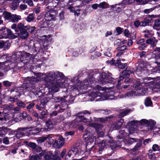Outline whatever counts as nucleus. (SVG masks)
<instances>
[{
	"instance_id": "nucleus-14",
	"label": "nucleus",
	"mask_w": 160,
	"mask_h": 160,
	"mask_svg": "<svg viewBox=\"0 0 160 160\" xmlns=\"http://www.w3.org/2000/svg\"><path fill=\"white\" fill-rule=\"evenodd\" d=\"M83 136H87L86 137H85L86 140V143L92 144L94 141L96 142L97 141L96 137L93 135V133L92 132V130L90 129L86 130V133Z\"/></svg>"
},
{
	"instance_id": "nucleus-19",
	"label": "nucleus",
	"mask_w": 160,
	"mask_h": 160,
	"mask_svg": "<svg viewBox=\"0 0 160 160\" xmlns=\"http://www.w3.org/2000/svg\"><path fill=\"white\" fill-rule=\"evenodd\" d=\"M48 100L46 99L42 98L37 101V103L35 105L36 108L39 110H43L45 109Z\"/></svg>"
},
{
	"instance_id": "nucleus-61",
	"label": "nucleus",
	"mask_w": 160,
	"mask_h": 160,
	"mask_svg": "<svg viewBox=\"0 0 160 160\" xmlns=\"http://www.w3.org/2000/svg\"><path fill=\"white\" fill-rule=\"evenodd\" d=\"M11 46V43L9 40H7L6 41H4V48L5 49H8Z\"/></svg>"
},
{
	"instance_id": "nucleus-40",
	"label": "nucleus",
	"mask_w": 160,
	"mask_h": 160,
	"mask_svg": "<svg viewBox=\"0 0 160 160\" xmlns=\"http://www.w3.org/2000/svg\"><path fill=\"white\" fill-rule=\"evenodd\" d=\"M54 93H52L51 92H49L48 90V93L46 94V96L45 97L43 98V99H46L48 100V102L50 100H53V98H54Z\"/></svg>"
},
{
	"instance_id": "nucleus-35",
	"label": "nucleus",
	"mask_w": 160,
	"mask_h": 160,
	"mask_svg": "<svg viewBox=\"0 0 160 160\" xmlns=\"http://www.w3.org/2000/svg\"><path fill=\"white\" fill-rule=\"evenodd\" d=\"M128 135V133L126 132L124 130H122L119 131V134L117 136V138L118 139H121L123 138Z\"/></svg>"
},
{
	"instance_id": "nucleus-37",
	"label": "nucleus",
	"mask_w": 160,
	"mask_h": 160,
	"mask_svg": "<svg viewBox=\"0 0 160 160\" xmlns=\"http://www.w3.org/2000/svg\"><path fill=\"white\" fill-rule=\"evenodd\" d=\"M124 5V4L122 3V2L121 3L116 4V9L115 10L116 12L118 13L121 12L122 9L125 7Z\"/></svg>"
},
{
	"instance_id": "nucleus-7",
	"label": "nucleus",
	"mask_w": 160,
	"mask_h": 160,
	"mask_svg": "<svg viewBox=\"0 0 160 160\" xmlns=\"http://www.w3.org/2000/svg\"><path fill=\"white\" fill-rule=\"evenodd\" d=\"M17 37V36L12 33L11 30L6 28V26H3L0 28V39L9 38L14 39Z\"/></svg>"
},
{
	"instance_id": "nucleus-33",
	"label": "nucleus",
	"mask_w": 160,
	"mask_h": 160,
	"mask_svg": "<svg viewBox=\"0 0 160 160\" xmlns=\"http://www.w3.org/2000/svg\"><path fill=\"white\" fill-rule=\"evenodd\" d=\"M131 111L130 109H126L123 111L121 112L119 114L117 115L115 114L117 116L116 119H117L118 118H123L124 116L127 115Z\"/></svg>"
},
{
	"instance_id": "nucleus-52",
	"label": "nucleus",
	"mask_w": 160,
	"mask_h": 160,
	"mask_svg": "<svg viewBox=\"0 0 160 160\" xmlns=\"http://www.w3.org/2000/svg\"><path fill=\"white\" fill-rule=\"evenodd\" d=\"M19 2L17 1H14L11 3V8L12 10H15L18 8V6Z\"/></svg>"
},
{
	"instance_id": "nucleus-41",
	"label": "nucleus",
	"mask_w": 160,
	"mask_h": 160,
	"mask_svg": "<svg viewBox=\"0 0 160 160\" xmlns=\"http://www.w3.org/2000/svg\"><path fill=\"white\" fill-rule=\"evenodd\" d=\"M110 139L112 141V142H110H110L108 143V144L109 143V144H108L109 147H108V149L110 150V149L113 150L115 149L116 148L118 147V146H117L116 144H114V141L113 139V138L111 136Z\"/></svg>"
},
{
	"instance_id": "nucleus-23",
	"label": "nucleus",
	"mask_w": 160,
	"mask_h": 160,
	"mask_svg": "<svg viewBox=\"0 0 160 160\" xmlns=\"http://www.w3.org/2000/svg\"><path fill=\"white\" fill-rule=\"evenodd\" d=\"M65 139L62 137L61 136L59 138L58 140H56L52 144L53 147L55 148H60L64 144Z\"/></svg>"
},
{
	"instance_id": "nucleus-58",
	"label": "nucleus",
	"mask_w": 160,
	"mask_h": 160,
	"mask_svg": "<svg viewBox=\"0 0 160 160\" xmlns=\"http://www.w3.org/2000/svg\"><path fill=\"white\" fill-rule=\"evenodd\" d=\"M126 94L127 95V96L128 97H131L137 95L136 92L133 91H130L127 92Z\"/></svg>"
},
{
	"instance_id": "nucleus-39",
	"label": "nucleus",
	"mask_w": 160,
	"mask_h": 160,
	"mask_svg": "<svg viewBox=\"0 0 160 160\" xmlns=\"http://www.w3.org/2000/svg\"><path fill=\"white\" fill-rule=\"evenodd\" d=\"M94 144H91L90 143H86L85 146V149H86L85 151L88 153H89L91 149L94 147Z\"/></svg>"
},
{
	"instance_id": "nucleus-56",
	"label": "nucleus",
	"mask_w": 160,
	"mask_h": 160,
	"mask_svg": "<svg viewBox=\"0 0 160 160\" xmlns=\"http://www.w3.org/2000/svg\"><path fill=\"white\" fill-rule=\"evenodd\" d=\"M21 95V94L20 92H15V93L13 97L15 98L17 102L19 101V98H20Z\"/></svg>"
},
{
	"instance_id": "nucleus-57",
	"label": "nucleus",
	"mask_w": 160,
	"mask_h": 160,
	"mask_svg": "<svg viewBox=\"0 0 160 160\" xmlns=\"http://www.w3.org/2000/svg\"><path fill=\"white\" fill-rule=\"evenodd\" d=\"M148 157L149 158H150L152 160H154L156 158V157L154 153H153L152 151L150 150L149 151Z\"/></svg>"
},
{
	"instance_id": "nucleus-31",
	"label": "nucleus",
	"mask_w": 160,
	"mask_h": 160,
	"mask_svg": "<svg viewBox=\"0 0 160 160\" xmlns=\"http://www.w3.org/2000/svg\"><path fill=\"white\" fill-rule=\"evenodd\" d=\"M24 143L26 146L30 148L33 151L37 148V145L35 142L28 141H24Z\"/></svg>"
},
{
	"instance_id": "nucleus-38",
	"label": "nucleus",
	"mask_w": 160,
	"mask_h": 160,
	"mask_svg": "<svg viewBox=\"0 0 160 160\" xmlns=\"http://www.w3.org/2000/svg\"><path fill=\"white\" fill-rule=\"evenodd\" d=\"M90 126L94 128L97 131H99L102 127V124L97 123H91L90 124Z\"/></svg>"
},
{
	"instance_id": "nucleus-5",
	"label": "nucleus",
	"mask_w": 160,
	"mask_h": 160,
	"mask_svg": "<svg viewBox=\"0 0 160 160\" xmlns=\"http://www.w3.org/2000/svg\"><path fill=\"white\" fill-rule=\"evenodd\" d=\"M44 81L46 82V84L49 88V92L54 93L58 91L59 89L58 86L56 83L57 82L54 80H52L46 76L44 78Z\"/></svg>"
},
{
	"instance_id": "nucleus-44",
	"label": "nucleus",
	"mask_w": 160,
	"mask_h": 160,
	"mask_svg": "<svg viewBox=\"0 0 160 160\" xmlns=\"http://www.w3.org/2000/svg\"><path fill=\"white\" fill-rule=\"evenodd\" d=\"M145 105L146 106H152V102L151 98L149 97H147L144 101Z\"/></svg>"
},
{
	"instance_id": "nucleus-62",
	"label": "nucleus",
	"mask_w": 160,
	"mask_h": 160,
	"mask_svg": "<svg viewBox=\"0 0 160 160\" xmlns=\"http://www.w3.org/2000/svg\"><path fill=\"white\" fill-rule=\"evenodd\" d=\"M16 104L18 106L21 108H24L26 107V104L21 101L19 100L17 102Z\"/></svg>"
},
{
	"instance_id": "nucleus-2",
	"label": "nucleus",
	"mask_w": 160,
	"mask_h": 160,
	"mask_svg": "<svg viewBox=\"0 0 160 160\" xmlns=\"http://www.w3.org/2000/svg\"><path fill=\"white\" fill-rule=\"evenodd\" d=\"M11 28L14 29L16 34L18 36L22 39H26L29 35V32L31 34L34 33L36 28L35 26H31L28 25L25 26L22 23L13 24L11 26Z\"/></svg>"
},
{
	"instance_id": "nucleus-4",
	"label": "nucleus",
	"mask_w": 160,
	"mask_h": 160,
	"mask_svg": "<svg viewBox=\"0 0 160 160\" xmlns=\"http://www.w3.org/2000/svg\"><path fill=\"white\" fill-rule=\"evenodd\" d=\"M66 101V99L60 96L56 97L54 96L52 101L56 103L60 102V104L55 105V108L57 109L59 108V110L58 111V112H62L68 107V105L65 103Z\"/></svg>"
},
{
	"instance_id": "nucleus-10",
	"label": "nucleus",
	"mask_w": 160,
	"mask_h": 160,
	"mask_svg": "<svg viewBox=\"0 0 160 160\" xmlns=\"http://www.w3.org/2000/svg\"><path fill=\"white\" fill-rule=\"evenodd\" d=\"M144 81L147 86H149L154 92H158L160 91V78L152 81Z\"/></svg>"
},
{
	"instance_id": "nucleus-15",
	"label": "nucleus",
	"mask_w": 160,
	"mask_h": 160,
	"mask_svg": "<svg viewBox=\"0 0 160 160\" xmlns=\"http://www.w3.org/2000/svg\"><path fill=\"white\" fill-rule=\"evenodd\" d=\"M154 52L157 53L158 55L157 56L156 63L158 67L152 69L153 72L159 73L160 72V47L156 48L154 50Z\"/></svg>"
},
{
	"instance_id": "nucleus-27",
	"label": "nucleus",
	"mask_w": 160,
	"mask_h": 160,
	"mask_svg": "<svg viewBox=\"0 0 160 160\" xmlns=\"http://www.w3.org/2000/svg\"><path fill=\"white\" fill-rule=\"evenodd\" d=\"M53 12H54V10H50L46 12L44 16L45 20L49 22L54 18L55 15L52 14Z\"/></svg>"
},
{
	"instance_id": "nucleus-49",
	"label": "nucleus",
	"mask_w": 160,
	"mask_h": 160,
	"mask_svg": "<svg viewBox=\"0 0 160 160\" xmlns=\"http://www.w3.org/2000/svg\"><path fill=\"white\" fill-rule=\"evenodd\" d=\"M139 125H141L145 126L146 127L148 126V121L146 119H142L140 121H139Z\"/></svg>"
},
{
	"instance_id": "nucleus-64",
	"label": "nucleus",
	"mask_w": 160,
	"mask_h": 160,
	"mask_svg": "<svg viewBox=\"0 0 160 160\" xmlns=\"http://www.w3.org/2000/svg\"><path fill=\"white\" fill-rule=\"evenodd\" d=\"M147 47L146 44L144 43H142L140 44V46L138 47V48L140 50H143Z\"/></svg>"
},
{
	"instance_id": "nucleus-46",
	"label": "nucleus",
	"mask_w": 160,
	"mask_h": 160,
	"mask_svg": "<svg viewBox=\"0 0 160 160\" xmlns=\"http://www.w3.org/2000/svg\"><path fill=\"white\" fill-rule=\"evenodd\" d=\"M130 84H125V83L118 84V88L120 90L121 89L123 88L124 89H126L130 87Z\"/></svg>"
},
{
	"instance_id": "nucleus-3",
	"label": "nucleus",
	"mask_w": 160,
	"mask_h": 160,
	"mask_svg": "<svg viewBox=\"0 0 160 160\" xmlns=\"http://www.w3.org/2000/svg\"><path fill=\"white\" fill-rule=\"evenodd\" d=\"M106 93L104 88L97 85L94 88V90L90 94V96L94 99L98 97H104L105 95H107L109 98V97L111 96L110 95L111 93H113V92H107L106 94Z\"/></svg>"
},
{
	"instance_id": "nucleus-28",
	"label": "nucleus",
	"mask_w": 160,
	"mask_h": 160,
	"mask_svg": "<svg viewBox=\"0 0 160 160\" xmlns=\"http://www.w3.org/2000/svg\"><path fill=\"white\" fill-rule=\"evenodd\" d=\"M157 16L156 18L152 19L153 22H154V23L153 26V28L154 29H156L157 31L160 30V19L158 17V15H155Z\"/></svg>"
},
{
	"instance_id": "nucleus-1",
	"label": "nucleus",
	"mask_w": 160,
	"mask_h": 160,
	"mask_svg": "<svg viewBox=\"0 0 160 160\" xmlns=\"http://www.w3.org/2000/svg\"><path fill=\"white\" fill-rule=\"evenodd\" d=\"M112 74L108 72H102L101 73H96L93 75L89 80H85L84 85H88L89 82L92 83H98L100 84L107 83L114 84V79L111 77Z\"/></svg>"
},
{
	"instance_id": "nucleus-24",
	"label": "nucleus",
	"mask_w": 160,
	"mask_h": 160,
	"mask_svg": "<svg viewBox=\"0 0 160 160\" xmlns=\"http://www.w3.org/2000/svg\"><path fill=\"white\" fill-rule=\"evenodd\" d=\"M124 122V121L123 119L121 118L119 120H117L111 125V129L112 128V130L119 129L121 128Z\"/></svg>"
},
{
	"instance_id": "nucleus-51",
	"label": "nucleus",
	"mask_w": 160,
	"mask_h": 160,
	"mask_svg": "<svg viewBox=\"0 0 160 160\" xmlns=\"http://www.w3.org/2000/svg\"><path fill=\"white\" fill-rule=\"evenodd\" d=\"M124 81L123 82V80L121 82V84L125 83V84H130L132 82V79L130 78H126L124 79Z\"/></svg>"
},
{
	"instance_id": "nucleus-29",
	"label": "nucleus",
	"mask_w": 160,
	"mask_h": 160,
	"mask_svg": "<svg viewBox=\"0 0 160 160\" xmlns=\"http://www.w3.org/2000/svg\"><path fill=\"white\" fill-rule=\"evenodd\" d=\"M75 120L77 122H88L89 119L85 117L84 115H82V114L78 113V115L76 116Z\"/></svg>"
},
{
	"instance_id": "nucleus-12",
	"label": "nucleus",
	"mask_w": 160,
	"mask_h": 160,
	"mask_svg": "<svg viewBox=\"0 0 160 160\" xmlns=\"http://www.w3.org/2000/svg\"><path fill=\"white\" fill-rule=\"evenodd\" d=\"M46 76L52 80H55L56 82H58L60 79H64L65 77L64 75L62 72L59 71L56 72H50Z\"/></svg>"
},
{
	"instance_id": "nucleus-59",
	"label": "nucleus",
	"mask_w": 160,
	"mask_h": 160,
	"mask_svg": "<svg viewBox=\"0 0 160 160\" xmlns=\"http://www.w3.org/2000/svg\"><path fill=\"white\" fill-rule=\"evenodd\" d=\"M127 48V46L124 45L118 47L116 49L118 51H122L126 50Z\"/></svg>"
},
{
	"instance_id": "nucleus-47",
	"label": "nucleus",
	"mask_w": 160,
	"mask_h": 160,
	"mask_svg": "<svg viewBox=\"0 0 160 160\" xmlns=\"http://www.w3.org/2000/svg\"><path fill=\"white\" fill-rule=\"evenodd\" d=\"M142 143V140H140L136 144L134 148L132 149V150L134 151L138 150L140 147L141 146Z\"/></svg>"
},
{
	"instance_id": "nucleus-42",
	"label": "nucleus",
	"mask_w": 160,
	"mask_h": 160,
	"mask_svg": "<svg viewBox=\"0 0 160 160\" xmlns=\"http://www.w3.org/2000/svg\"><path fill=\"white\" fill-rule=\"evenodd\" d=\"M138 140V139L136 138H129L127 140L126 144L127 145L129 146L134 142H137Z\"/></svg>"
},
{
	"instance_id": "nucleus-11",
	"label": "nucleus",
	"mask_w": 160,
	"mask_h": 160,
	"mask_svg": "<svg viewBox=\"0 0 160 160\" xmlns=\"http://www.w3.org/2000/svg\"><path fill=\"white\" fill-rule=\"evenodd\" d=\"M71 93L68 96H64V98L66 99L65 103L68 102L69 103H72L74 102V99L76 97V94L74 93V92H78V88L77 87L74 85L71 87Z\"/></svg>"
},
{
	"instance_id": "nucleus-6",
	"label": "nucleus",
	"mask_w": 160,
	"mask_h": 160,
	"mask_svg": "<svg viewBox=\"0 0 160 160\" xmlns=\"http://www.w3.org/2000/svg\"><path fill=\"white\" fill-rule=\"evenodd\" d=\"M17 57L15 55H12L9 59V57H8L7 54L2 55L0 58L1 59L6 58V61L3 62L4 64L6 66V68L8 69H10L14 67L15 64L17 63Z\"/></svg>"
},
{
	"instance_id": "nucleus-36",
	"label": "nucleus",
	"mask_w": 160,
	"mask_h": 160,
	"mask_svg": "<svg viewBox=\"0 0 160 160\" xmlns=\"http://www.w3.org/2000/svg\"><path fill=\"white\" fill-rule=\"evenodd\" d=\"M158 42V40L155 39V38H151L147 39L146 42L147 44H150L151 47H153L156 46L155 42Z\"/></svg>"
},
{
	"instance_id": "nucleus-48",
	"label": "nucleus",
	"mask_w": 160,
	"mask_h": 160,
	"mask_svg": "<svg viewBox=\"0 0 160 160\" xmlns=\"http://www.w3.org/2000/svg\"><path fill=\"white\" fill-rule=\"evenodd\" d=\"M99 5V8L102 9L107 8H108L109 5L105 2L100 3Z\"/></svg>"
},
{
	"instance_id": "nucleus-45",
	"label": "nucleus",
	"mask_w": 160,
	"mask_h": 160,
	"mask_svg": "<svg viewBox=\"0 0 160 160\" xmlns=\"http://www.w3.org/2000/svg\"><path fill=\"white\" fill-rule=\"evenodd\" d=\"M48 40L47 39H46L45 40L44 42L43 43V45L42 46V47L40 45V47L42 48V50L43 51H46L48 49L49 47V45L48 44Z\"/></svg>"
},
{
	"instance_id": "nucleus-13",
	"label": "nucleus",
	"mask_w": 160,
	"mask_h": 160,
	"mask_svg": "<svg viewBox=\"0 0 160 160\" xmlns=\"http://www.w3.org/2000/svg\"><path fill=\"white\" fill-rule=\"evenodd\" d=\"M29 129L28 128H18L17 130L15 136L17 138H19L25 136L30 135L29 133H31L30 132L32 131L29 130Z\"/></svg>"
},
{
	"instance_id": "nucleus-17",
	"label": "nucleus",
	"mask_w": 160,
	"mask_h": 160,
	"mask_svg": "<svg viewBox=\"0 0 160 160\" xmlns=\"http://www.w3.org/2000/svg\"><path fill=\"white\" fill-rule=\"evenodd\" d=\"M44 158L45 160H61L60 156V151L58 150L55 151L51 155H45Z\"/></svg>"
},
{
	"instance_id": "nucleus-50",
	"label": "nucleus",
	"mask_w": 160,
	"mask_h": 160,
	"mask_svg": "<svg viewBox=\"0 0 160 160\" xmlns=\"http://www.w3.org/2000/svg\"><path fill=\"white\" fill-rule=\"evenodd\" d=\"M35 14L31 13L29 14L26 18V20L28 22H30L33 20L34 18Z\"/></svg>"
},
{
	"instance_id": "nucleus-21",
	"label": "nucleus",
	"mask_w": 160,
	"mask_h": 160,
	"mask_svg": "<svg viewBox=\"0 0 160 160\" xmlns=\"http://www.w3.org/2000/svg\"><path fill=\"white\" fill-rule=\"evenodd\" d=\"M55 124L56 122L54 120L50 118L46 122L45 127L41 129L46 132L49 131L54 127Z\"/></svg>"
},
{
	"instance_id": "nucleus-18",
	"label": "nucleus",
	"mask_w": 160,
	"mask_h": 160,
	"mask_svg": "<svg viewBox=\"0 0 160 160\" xmlns=\"http://www.w3.org/2000/svg\"><path fill=\"white\" fill-rule=\"evenodd\" d=\"M127 69L128 68H127L125 69L121 73L122 75H121V74L120 75L119 77V78L118 79V84H121V81L124 78H129V77L131 73H134L133 71Z\"/></svg>"
},
{
	"instance_id": "nucleus-26",
	"label": "nucleus",
	"mask_w": 160,
	"mask_h": 160,
	"mask_svg": "<svg viewBox=\"0 0 160 160\" xmlns=\"http://www.w3.org/2000/svg\"><path fill=\"white\" fill-rule=\"evenodd\" d=\"M139 121L133 120L128 123V128L133 131H135L139 125Z\"/></svg>"
},
{
	"instance_id": "nucleus-53",
	"label": "nucleus",
	"mask_w": 160,
	"mask_h": 160,
	"mask_svg": "<svg viewBox=\"0 0 160 160\" xmlns=\"http://www.w3.org/2000/svg\"><path fill=\"white\" fill-rule=\"evenodd\" d=\"M85 149L84 145H83L81 148H80L79 150H78V155H83L85 152H87L85 151Z\"/></svg>"
},
{
	"instance_id": "nucleus-54",
	"label": "nucleus",
	"mask_w": 160,
	"mask_h": 160,
	"mask_svg": "<svg viewBox=\"0 0 160 160\" xmlns=\"http://www.w3.org/2000/svg\"><path fill=\"white\" fill-rule=\"evenodd\" d=\"M12 83V82H10L8 81H4L2 82V84L4 87L8 88L11 87Z\"/></svg>"
},
{
	"instance_id": "nucleus-8",
	"label": "nucleus",
	"mask_w": 160,
	"mask_h": 160,
	"mask_svg": "<svg viewBox=\"0 0 160 160\" xmlns=\"http://www.w3.org/2000/svg\"><path fill=\"white\" fill-rule=\"evenodd\" d=\"M105 139L102 141L101 142L97 143H98V152L100 154H101L102 152L105 150L108 149L109 147L108 144V142L109 143L112 142V141L110 139V136L108 135L105 136Z\"/></svg>"
},
{
	"instance_id": "nucleus-32",
	"label": "nucleus",
	"mask_w": 160,
	"mask_h": 160,
	"mask_svg": "<svg viewBox=\"0 0 160 160\" xmlns=\"http://www.w3.org/2000/svg\"><path fill=\"white\" fill-rule=\"evenodd\" d=\"M49 22L45 20H43L38 23V25L41 28H49L51 27V26H49Z\"/></svg>"
},
{
	"instance_id": "nucleus-25",
	"label": "nucleus",
	"mask_w": 160,
	"mask_h": 160,
	"mask_svg": "<svg viewBox=\"0 0 160 160\" xmlns=\"http://www.w3.org/2000/svg\"><path fill=\"white\" fill-rule=\"evenodd\" d=\"M45 151H42L41 153L38 154L32 155H30L29 156V159L28 160H41L42 158V157L45 155Z\"/></svg>"
},
{
	"instance_id": "nucleus-30",
	"label": "nucleus",
	"mask_w": 160,
	"mask_h": 160,
	"mask_svg": "<svg viewBox=\"0 0 160 160\" xmlns=\"http://www.w3.org/2000/svg\"><path fill=\"white\" fill-rule=\"evenodd\" d=\"M11 129L8 128L7 127L3 126L0 127V137H3L5 135L10 132Z\"/></svg>"
},
{
	"instance_id": "nucleus-34",
	"label": "nucleus",
	"mask_w": 160,
	"mask_h": 160,
	"mask_svg": "<svg viewBox=\"0 0 160 160\" xmlns=\"http://www.w3.org/2000/svg\"><path fill=\"white\" fill-rule=\"evenodd\" d=\"M78 148H77V146H73L68 152L69 154L71 155L73 157L77 154L78 155Z\"/></svg>"
},
{
	"instance_id": "nucleus-9",
	"label": "nucleus",
	"mask_w": 160,
	"mask_h": 160,
	"mask_svg": "<svg viewBox=\"0 0 160 160\" xmlns=\"http://www.w3.org/2000/svg\"><path fill=\"white\" fill-rule=\"evenodd\" d=\"M2 16L5 21H11L12 22H18L21 19L20 16L12 14L10 12L6 11H5L3 12Z\"/></svg>"
},
{
	"instance_id": "nucleus-55",
	"label": "nucleus",
	"mask_w": 160,
	"mask_h": 160,
	"mask_svg": "<svg viewBox=\"0 0 160 160\" xmlns=\"http://www.w3.org/2000/svg\"><path fill=\"white\" fill-rule=\"evenodd\" d=\"M48 138V136L46 137H39L37 140V141L38 143H42L46 140Z\"/></svg>"
},
{
	"instance_id": "nucleus-22",
	"label": "nucleus",
	"mask_w": 160,
	"mask_h": 160,
	"mask_svg": "<svg viewBox=\"0 0 160 160\" xmlns=\"http://www.w3.org/2000/svg\"><path fill=\"white\" fill-rule=\"evenodd\" d=\"M26 55H24L22 56V55L21 54L20 57V60H19V58H17V62L16 63H17V64H18V61H20L21 62H22L24 65L27 64V63H29V62L30 61L31 58L30 57V55L28 53H26Z\"/></svg>"
},
{
	"instance_id": "nucleus-43",
	"label": "nucleus",
	"mask_w": 160,
	"mask_h": 160,
	"mask_svg": "<svg viewBox=\"0 0 160 160\" xmlns=\"http://www.w3.org/2000/svg\"><path fill=\"white\" fill-rule=\"evenodd\" d=\"M156 124V122L154 120L150 119L148 121L147 127H150V129L152 130Z\"/></svg>"
},
{
	"instance_id": "nucleus-60",
	"label": "nucleus",
	"mask_w": 160,
	"mask_h": 160,
	"mask_svg": "<svg viewBox=\"0 0 160 160\" xmlns=\"http://www.w3.org/2000/svg\"><path fill=\"white\" fill-rule=\"evenodd\" d=\"M116 30L117 33V35L121 34L123 31V29L119 27H118L116 28Z\"/></svg>"
},
{
	"instance_id": "nucleus-20",
	"label": "nucleus",
	"mask_w": 160,
	"mask_h": 160,
	"mask_svg": "<svg viewBox=\"0 0 160 160\" xmlns=\"http://www.w3.org/2000/svg\"><path fill=\"white\" fill-rule=\"evenodd\" d=\"M117 116L115 114L110 115L108 116L100 118H94V119L96 122H99L102 123H104L107 121H112L115 120Z\"/></svg>"
},
{
	"instance_id": "nucleus-63",
	"label": "nucleus",
	"mask_w": 160,
	"mask_h": 160,
	"mask_svg": "<svg viewBox=\"0 0 160 160\" xmlns=\"http://www.w3.org/2000/svg\"><path fill=\"white\" fill-rule=\"evenodd\" d=\"M35 105V104L33 102H30V103L27 106V108L29 112L31 111V110L33 109L32 108Z\"/></svg>"
},
{
	"instance_id": "nucleus-16",
	"label": "nucleus",
	"mask_w": 160,
	"mask_h": 160,
	"mask_svg": "<svg viewBox=\"0 0 160 160\" xmlns=\"http://www.w3.org/2000/svg\"><path fill=\"white\" fill-rule=\"evenodd\" d=\"M157 16L154 15H148L144 18L143 21H142L141 27H145L149 25L150 23L153 22L152 19L157 17Z\"/></svg>"
}]
</instances>
